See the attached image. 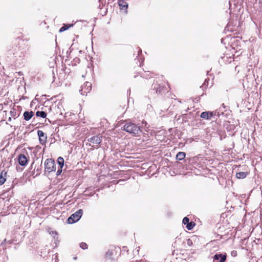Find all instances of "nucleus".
I'll use <instances>...</instances> for the list:
<instances>
[{"instance_id":"f257e3e1","label":"nucleus","mask_w":262,"mask_h":262,"mask_svg":"<svg viewBox=\"0 0 262 262\" xmlns=\"http://www.w3.org/2000/svg\"><path fill=\"white\" fill-rule=\"evenodd\" d=\"M123 130L134 136H137L142 132L140 127L132 122H126L123 125Z\"/></svg>"},{"instance_id":"f03ea898","label":"nucleus","mask_w":262,"mask_h":262,"mask_svg":"<svg viewBox=\"0 0 262 262\" xmlns=\"http://www.w3.org/2000/svg\"><path fill=\"white\" fill-rule=\"evenodd\" d=\"M45 172L49 173L52 171H55L56 170V164L55 161L52 159H47L45 162Z\"/></svg>"},{"instance_id":"7ed1b4c3","label":"nucleus","mask_w":262,"mask_h":262,"mask_svg":"<svg viewBox=\"0 0 262 262\" xmlns=\"http://www.w3.org/2000/svg\"><path fill=\"white\" fill-rule=\"evenodd\" d=\"M82 210L79 209L74 213L72 214L68 219V223L69 224H73L79 221L82 216Z\"/></svg>"},{"instance_id":"20e7f679","label":"nucleus","mask_w":262,"mask_h":262,"mask_svg":"<svg viewBox=\"0 0 262 262\" xmlns=\"http://www.w3.org/2000/svg\"><path fill=\"white\" fill-rule=\"evenodd\" d=\"M92 89V84L91 82H86L83 85L81 86V90H80V92L81 94L82 95H86L87 93L90 92Z\"/></svg>"},{"instance_id":"39448f33","label":"nucleus","mask_w":262,"mask_h":262,"mask_svg":"<svg viewBox=\"0 0 262 262\" xmlns=\"http://www.w3.org/2000/svg\"><path fill=\"white\" fill-rule=\"evenodd\" d=\"M88 141L90 145L94 146L95 145H98L101 142V139L99 136H95L88 139Z\"/></svg>"},{"instance_id":"423d86ee","label":"nucleus","mask_w":262,"mask_h":262,"mask_svg":"<svg viewBox=\"0 0 262 262\" xmlns=\"http://www.w3.org/2000/svg\"><path fill=\"white\" fill-rule=\"evenodd\" d=\"M226 259V255L220 253L216 254L213 257L214 262H225Z\"/></svg>"},{"instance_id":"0eeeda50","label":"nucleus","mask_w":262,"mask_h":262,"mask_svg":"<svg viewBox=\"0 0 262 262\" xmlns=\"http://www.w3.org/2000/svg\"><path fill=\"white\" fill-rule=\"evenodd\" d=\"M37 134L39 138L40 144H43L45 143L47 140V137L45 136L44 133L42 130H39L37 132Z\"/></svg>"},{"instance_id":"6e6552de","label":"nucleus","mask_w":262,"mask_h":262,"mask_svg":"<svg viewBox=\"0 0 262 262\" xmlns=\"http://www.w3.org/2000/svg\"><path fill=\"white\" fill-rule=\"evenodd\" d=\"M18 160L19 164L21 166H25L28 163L27 159L24 155H20Z\"/></svg>"},{"instance_id":"1a4fd4ad","label":"nucleus","mask_w":262,"mask_h":262,"mask_svg":"<svg viewBox=\"0 0 262 262\" xmlns=\"http://www.w3.org/2000/svg\"><path fill=\"white\" fill-rule=\"evenodd\" d=\"M212 116L213 112H204L201 114V117L205 119H210Z\"/></svg>"},{"instance_id":"9d476101","label":"nucleus","mask_w":262,"mask_h":262,"mask_svg":"<svg viewBox=\"0 0 262 262\" xmlns=\"http://www.w3.org/2000/svg\"><path fill=\"white\" fill-rule=\"evenodd\" d=\"M34 115V113L32 111L31 112H25L24 113V119L28 121Z\"/></svg>"},{"instance_id":"9b49d317","label":"nucleus","mask_w":262,"mask_h":262,"mask_svg":"<svg viewBox=\"0 0 262 262\" xmlns=\"http://www.w3.org/2000/svg\"><path fill=\"white\" fill-rule=\"evenodd\" d=\"M7 173L3 171L0 175V185H2L5 182L6 179L5 178Z\"/></svg>"},{"instance_id":"f8f14e48","label":"nucleus","mask_w":262,"mask_h":262,"mask_svg":"<svg viewBox=\"0 0 262 262\" xmlns=\"http://www.w3.org/2000/svg\"><path fill=\"white\" fill-rule=\"evenodd\" d=\"M248 173L245 172H239L236 173V177L237 179H244L247 176Z\"/></svg>"},{"instance_id":"ddd939ff","label":"nucleus","mask_w":262,"mask_h":262,"mask_svg":"<svg viewBox=\"0 0 262 262\" xmlns=\"http://www.w3.org/2000/svg\"><path fill=\"white\" fill-rule=\"evenodd\" d=\"M186 156V154L184 152H179L176 158L178 160H183Z\"/></svg>"},{"instance_id":"4468645a","label":"nucleus","mask_w":262,"mask_h":262,"mask_svg":"<svg viewBox=\"0 0 262 262\" xmlns=\"http://www.w3.org/2000/svg\"><path fill=\"white\" fill-rule=\"evenodd\" d=\"M36 115L37 117H40L42 118H45L47 116V113L43 111H37L36 113Z\"/></svg>"},{"instance_id":"2eb2a0df","label":"nucleus","mask_w":262,"mask_h":262,"mask_svg":"<svg viewBox=\"0 0 262 262\" xmlns=\"http://www.w3.org/2000/svg\"><path fill=\"white\" fill-rule=\"evenodd\" d=\"M72 26H73L72 24V25H64V26L60 29L59 32H63V31H66V30H67L68 29H69V28L71 27Z\"/></svg>"},{"instance_id":"dca6fc26","label":"nucleus","mask_w":262,"mask_h":262,"mask_svg":"<svg viewBox=\"0 0 262 262\" xmlns=\"http://www.w3.org/2000/svg\"><path fill=\"white\" fill-rule=\"evenodd\" d=\"M58 164L59 165L60 167H63L64 165V159L63 158L60 157L58 158L57 160Z\"/></svg>"},{"instance_id":"f3484780","label":"nucleus","mask_w":262,"mask_h":262,"mask_svg":"<svg viewBox=\"0 0 262 262\" xmlns=\"http://www.w3.org/2000/svg\"><path fill=\"white\" fill-rule=\"evenodd\" d=\"M195 225V223H194L193 222H191L190 223H188V224H187V225H186V228L188 229V230H191L193 227Z\"/></svg>"},{"instance_id":"a211bd4d","label":"nucleus","mask_w":262,"mask_h":262,"mask_svg":"<svg viewBox=\"0 0 262 262\" xmlns=\"http://www.w3.org/2000/svg\"><path fill=\"white\" fill-rule=\"evenodd\" d=\"M189 222V219L187 217H185L183 220V223L185 225H187Z\"/></svg>"},{"instance_id":"6ab92c4d","label":"nucleus","mask_w":262,"mask_h":262,"mask_svg":"<svg viewBox=\"0 0 262 262\" xmlns=\"http://www.w3.org/2000/svg\"><path fill=\"white\" fill-rule=\"evenodd\" d=\"M80 247L83 249H87V245L85 243H81L80 245Z\"/></svg>"},{"instance_id":"aec40b11","label":"nucleus","mask_w":262,"mask_h":262,"mask_svg":"<svg viewBox=\"0 0 262 262\" xmlns=\"http://www.w3.org/2000/svg\"><path fill=\"white\" fill-rule=\"evenodd\" d=\"M62 167H59L58 169V170L57 171V172H56V176H59L61 174V173L62 172Z\"/></svg>"},{"instance_id":"412c9836","label":"nucleus","mask_w":262,"mask_h":262,"mask_svg":"<svg viewBox=\"0 0 262 262\" xmlns=\"http://www.w3.org/2000/svg\"><path fill=\"white\" fill-rule=\"evenodd\" d=\"M119 5H120V6H122V7H126V8L127 7V5H126V4L125 5H122L121 4H119Z\"/></svg>"},{"instance_id":"4be33fe9","label":"nucleus","mask_w":262,"mask_h":262,"mask_svg":"<svg viewBox=\"0 0 262 262\" xmlns=\"http://www.w3.org/2000/svg\"><path fill=\"white\" fill-rule=\"evenodd\" d=\"M142 123H143V124L146 123V122H144L143 121V122H142Z\"/></svg>"},{"instance_id":"5701e85b","label":"nucleus","mask_w":262,"mask_h":262,"mask_svg":"<svg viewBox=\"0 0 262 262\" xmlns=\"http://www.w3.org/2000/svg\"><path fill=\"white\" fill-rule=\"evenodd\" d=\"M142 123H143V124L146 123V122H144L143 121V122H142Z\"/></svg>"},{"instance_id":"b1692460","label":"nucleus","mask_w":262,"mask_h":262,"mask_svg":"<svg viewBox=\"0 0 262 262\" xmlns=\"http://www.w3.org/2000/svg\"><path fill=\"white\" fill-rule=\"evenodd\" d=\"M142 123H143V124L146 123V122H144L143 121V122H142Z\"/></svg>"}]
</instances>
